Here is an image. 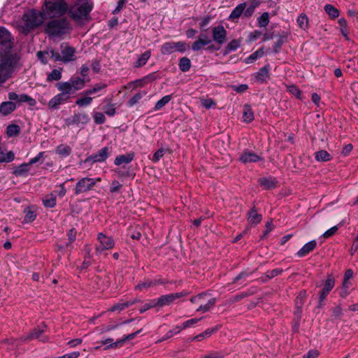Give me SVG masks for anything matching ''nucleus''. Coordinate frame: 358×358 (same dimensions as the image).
Instances as JSON below:
<instances>
[{
    "mask_svg": "<svg viewBox=\"0 0 358 358\" xmlns=\"http://www.w3.org/2000/svg\"><path fill=\"white\" fill-rule=\"evenodd\" d=\"M179 69L182 72L188 71L191 68V61L188 57H184L180 59L178 63Z\"/></svg>",
    "mask_w": 358,
    "mask_h": 358,
    "instance_id": "72a5a7b5",
    "label": "nucleus"
},
{
    "mask_svg": "<svg viewBox=\"0 0 358 358\" xmlns=\"http://www.w3.org/2000/svg\"><path fill=\"white\" fill-rule=\"evenodd\" d=\"M44 155H45V152H40L36 157L31 158L29 160V165H32L38 162L44 157Z\"/></svg>",
    "mask_w": 358,
    "mask_h": 358,
    "instance_id": "69168bd1",
    "label": "nucleus"
},
{
    "mask_svg": "<svg viewBox=\"0 0 358 358\" xmlns=\"http://www.w3.org/2000/svg\"><path fill=\"white\" fill-rule=\"evenodd\" d=\"M134 155L132 152L128 153L127 155H121L115 158L114 163L117 166L127 164L134 159Z\"/></svg>",
    "mask_w": 358,
    "mask_h": 358,
    "instance_id": "4be33fe9",
    "label": "nucleus"
},
{
    "mask_svg": "<svg viewBox=\"0 0 358 358\" xmlns=\"http://www.w3.org/2000/svg\"><path fill=\"white\" fill-rule=\"evenodd\" d=\"M213 39L219 45L223 44L227 38V31L223 26L220 25L212 29Z\"/></svg>",
    "mask_w": 358,
    "mask_h": 358,
    "instance_id": "a211bd4d",
    "label": "nucleus"
},
{
    "mask_svg": "<svg viewBox=\"0 0 358 358\" xmlns=\"http://www.w3.org/2000/svg\"><path fill=\"white\" fill-rule=\"evenodd\" d=\"M62 78V73L60 71L54 69L51 71V73L48 76V80L50 81L52 80H59Z\"/></svg>",
    "mask_w": 358,
    "mask_h": 358,
    "instance_id": "5fc2aeb1",
    "label": "nucleus"
},
{
    "mask_svg": "<svg viewBox=\"0 0 358 358\" xmlns=\"http://www.w3.org/2000/svg\"><path fill=\"white\" fill-rule=\"evenodd\" d=\"M15 158L14 153L11 151L8 152L7 153H3L2 152L1 148H0V163H8L13 161Z\"/></svg>",
    "mask_w": 358,
    "mask_h": 358,
    "instance_id": "4c0bfd02",
    "label": "nucleus"
},
{
    "mask_svg": "<svg viewBox=\"0 0 358 358\" xmlns=\"http://www.w3.org/2000/svg\"><path fill=\"white\" fill-rule=\"evenodd\" d=\"M254 120V113L249 106H245L243 114V120L246 123H250Z\"/></svg>",
    "mask_w": 358,
    "mask_h": 358,
    "instance_id": "473e14b6",
    "label": "nucleus"
},
{
    "mask_svg": "<svg viewBox=\"0 0 358 358\" xmlns=\"http://www.w3.org/2000/svg\"><path fill=\"white\" fill-rule=\"evenodd\" d=\"M16 108V104L13 101L2 102L0 105V113L3 115H8L14 111Z\"/></svg>",
    "mask_w": 358,
    "mask_h": 358,
    "instance_id": "412c9836",
    "label": "nucleus"
},
{
    "mask_svg": "<svg viewBox=\"0 0 358 358\" xmlns=\"http://www.w3.org/2000/svg\"><path fill=\"white\" fill-rule=\"evenodd\" d=\"M258 26L266 27L269 23V16L268 13H264L257 20Z\"/></svg>",
    "mask_w": 358,
    "mask_h": 358,
    "instance_id": "de8ad7c7",
    "label": "nucleus"
},
{
    "mask_svg": "<svg viewBox=\"0 0 358 358\" xmlns=\"http://www.w3.org/2000/svg\"><path fill=\"white\" fill-rule=\"evenodd\" d=\"M46 329V325L44 323H42L41 324L38 325L37 327H36L32 332H31L27 337L25 338L26 340L28 339H38L39 341L45 343L48 341V337L43 335V333L45 332Z\"/></svg>",
    "mask_w": 358,
    "mask_h": 358,
    "instance_id": "dca6fc26",
    "label": "nucleus"
},
{
    "mask_svg": "<svg viewBox=\"0 0 358 358\" xmlns=\"http://www.w3.org/2000/svg\"><path fill=\"white\" fill-rule=\"evenodd\" d=\"M263 55H264V51L262 49L258 50L255 51V52H253L252 54H251L248 58H246L245 62L247 64L252 63L253 62L257 60L258 58L262 57L263 56Z\"/></svg>",
    "mask_w": 358,
    "mask_h": 358,
    "instance_id": "37998d69",
    "label": "nucleus"
},
{
    "mask_svg": "<svg viewBox=\"0 0 358 358\" xmlns=\"http://www.w3.org/2000/svg\"><path fill=\"white\" fill-rule=\"evenodd\" d=\"M73 30L71 20L66 17L54 19L46 23L45 31L52 37H62L70 34Z\"/></svg>",
    "mask_w": 358,
    "mask_h": 358,
    "instance_id": "f03ea898",
    "label": "nucleus"
},
{
    "mask_svg": "<svg viewBox=\"0 0 358 358\" xmlns=\"http://www.w3.org/2000/svg\"><path fill=\"white\" fill-rule=\"evenodd\" d=\"M245 6H247L245 3H242L236 6L233 10L231 11L229 19L236 20L240 17V16L243 14L244 10L245 9Z\"/></svg>",
    "mask_w": 358,
    "mask_h": 358,
    "instance_id": "b1692460",
    "label": "nucleus"
},
{
    "mask_svg": "<svg viewBox=\"0 0 358 358\" xmlns=\"http://www.w3.org/2000/svg\"><path fill=\"white\" fill-rule=\"evenodd\" d=\"M106 87V85L103 83H99L95 85L92 88L89 89L85 92V95H91L94 93L99 92L100 90Z\"/></svg>",
    "mask_w": 358,
    "mask_h": 358,
    "instance_id": "8fccbe9b",
    "label": "nucleus"
},
{
    "mask_svg": "<svg viewBox=\"0 0 358 358\" xmlns=\"http://www.w3.org/2000/svg\"><path fill=\"white\" fill-rule=\"evenodd\" d=\"M50 54L51 57L55 61H62L66 63L76 59L75 49L66 43L61 45V54L54 50H50Z\"/></svg>",
    "mask_w": 358,
    "mask_h": 358,
    "instance_id": "6e6552de",
    "label": "nucleus"
},
{
    "mask_svg": "<svg viewBox=\"0 0 358 358\" xmlns=\"http://www.w3.org/2000/svg\"><path fill=\"white\" fill-rule=\"evenodd\" d=\"M315 158L317 162H328L331 160V155L327 151L321 150L315 153Z\"/></svg>",
    "mask_w": 358,
    "mask_h": 358,
    "instance_id": "2f4dec72",
    "label": "nucleus"
},
{
    "mask_svg": "<svg viewBox=\"0 0 358 358\" xmlns=\"http://www.w3.org/2000/svg\"><path fill=\"white\" fill-rule=\"evenodd\" d=\"M24 221L25 222H31L36 217V213L29 208L24 210Z\"/></svg>",
    "mask_w": 358,
    "mask_h": 358,
    "instance_id": "a18cd8bd",
    "label": "nucleus"
},
{
    "mask_svg": "<svg viewBox=\"0 0 358 358\" xmlns=\"http://www.w3.org/2000/svg\"><path fill=\"white\" fill-rule=\"evenodd\" d=\"M248 220L250 224L256 225L261 222L262 215L256 210L252 209L248 214Z\"/></svg>",
    "mask_w": 358,
    "mask_h": 358,
    "instance_id": "c756f323",
    "label": "nucleus"
},
{
    "mask_svg": "<svg viewBox=\"0 0 358 358\" xmlns=\"http://www.w3.org/2000/svg\"><path fill=\"white\" fill-rule=\"evenodd\" d=\"M269 78V66H265L261 68L256 74V79L261 82H265Z\"/></svg>",
    "mask_w": 358,
    "mask_h": 358,
    "instance_id": "a878e982",
    "label": "nucleus"
},
{
    "mask_svg": "<svg viewBox=\"0 0 358 358\" xmlns=\"http://www.w3.org/2000/svg\"><path fill=\"white\" fill-rule=\"evenodd\" d=\"M87 95L85 97L79 98L76 101V104L80 107L90 106L92 102V98Z\"/></svg>",
    "mask_w": 358,
    "mask_h": 358,
    "instance_id": "c03bdc74",
    "label": "nucleus"
},
{
    "mask_svg": "<svg viewBox=\"0 0 358 358\" xmlns=\"http://www.w3.org/2000/svg\"><path fill=\"white\" fill-rule=\"evenodd\" d=\"M94 120L96 124H101L105 122L106 117L103 113L96 112L93 114Z\"/></svg>",
    "mask_w": 358,
    "mask_h": 358,
    "instance_id": "4d7b16f0",
    "label": "nucleus"
},
{
    "mask_svg": "<svg viewBox=\"0 0 358 358\" xmlns=\"http://www.w3.org/2000/svg\"><path fill=\"white\" fill-rule=\"evenodd\" d=\"M37 57H38V59L43 64H46L47 62H48L47 61V57H51L50 50V51H46V52H38Z\"/></svg>",
    "mask_w": 358,
    "mask_h": 358,
    "instance_id": "052dcab7",
    "label": "nucleus"
},
{
    "mask_svg": "<svg viewBox=\"0 0 358 358\" xmlns=\"http://www.w3.org/2000/svg\"><path fill=\"white\" fill-rule=\"evenodd\" d=\"M126 342L125 339L124 338V337L121 339H118L115 342H113V343H111V345H109L106 347H105V350H108L110 348H117L119 347H121L122 346L124 343Z\"/></svg>",
    "mask_w": 358,
    "mask_h": 358,
    "instance_id": "680f3d73",
    "label": "nucleus"
},
{
    "mask_svg": "<svg viewBox=\"0 0 358 358\" xmlns=\"http://www.w3.org/2000/svg\"><path fill=\"white\" fill-rule=\"evenodd\" d=\"M165 152H166V150L164 148H160V149L157 150L154 153L151 160L155 163L159 162L162 159V157L164 156Z\"/></svg>",
    "mask_w": 358,
    "mask_h": 358,
    "instance_id": "13d9d810",
    "label": "nucleus"
},
{
    "mask_svg": "<svg viewBox=\"0 0 358 358\" xmlns=\"http://www.w3.org/2000/svg\"><path fill=\"white\" fill-rule=\"evenodd\" d=\"M57 88L60 92L55 96H53L48 102V107L50 109H57L62 104L66 103L71 98V93L69 92L70 87L69 84L58 83Z\"/></svg>",
    "mask_w": 358,
    "mask_h": 358,
    "instance_id": "423d86ee",
    "label": "nucleus"
},
{
    "mask_svg": "<svg viewBox=\"0 0 358 358\" xmlns=\"http://www.w3.org/2000/svg\"><path fill=\"white\" fill-rule=\"evenodd\" d=\"M60 83L69 84L70 87L69 92L74 94L76 91L82 90L85 86L87 80L84 78L72 76L69 81Z\"/></svg>",
    "mask_w": 358,
    "mask_h": 358,
    "instance_id": "4468645a",
    "label": "nucleus"
},
{
    "mask_svg": "<svg viewBox=\"0 0 358 358\" xmlns=\"http://www.w3.org/2000/svg\"><path fill=\"white\" fill-rule=\"evenodd\" d=\"M122 185L117 180H113L110 185V192L111 193H119Z\"/></svg>",
    "mask_w": 358,
    "mask_h": 358,
    "instance_id": "864d4df0",
    "label": "nucleus"
},
{
    "mask_svg": "<svg viewBox=\"0 0 358 358\" xmlns=\"http://www.w3.org/2000/svg\"><path fill=\"white\" fill-rule=\"evenodd\" d=\"M104 113L108 116H113L115 114L116 110L115 106L111 103H108L103 108Z\"/></svg>",
    "mask_w": 358,
    "mask_h": 358,
    "instance_id": "bf43d9fd",
    "label": "nucleus"
},
{
    "mask_svg": "<svg viewBox=\"0 0 358 358\" xmlns=\"http://www.w3.org/2000/svg\"><path fill=\"white\" fill-rule=\"evenodd\" d=\"M324 10L331 18H336L339 15L338 10L331 4H327Z\"/></svg>",
    "mask_w": 358,
    "mask_h": 358,
    "instance_id": "a19ab883",
    "label": "nucleus"
},
{
    "mask_svg": "<svg viewBox=\"0 0 358 358\" xmlns=\"http://www.w3.org/2000/svg\"><path fill=\"white\" fill-rule=\"evenodd\" d=\"M137 301H138L136 299V300H134V301H124V302L117 303L115 304L114 306H113L111 308H110L108 309V311H110V312H115V311L120 312V311L124 310L126 308H127V307L134 304Z\"/></svg>",
    "mask_w": 358,
    "mask_h": 358,
    "instance_id": "5701e85b",
    "label": "nucleus"
},
{
    "mask_svg": "<svg viewBox=\"0 0 358 358\" xmlns=\"http://www.w3.org/2000/svg\"><path fill=\"white\" fill-rule=\"evenodd\" d=\"M189 45L183 41L175 42V50L180 53H184L187 50H189Z\"/></svg>",
    "mask_w": 358,
    "mask_h": 358,
    "instance_id": "79ce46f5",
    "label": "nucleus"
},
{
    "mask_svg": "<svg viewBox=\"0 0 358 358\" xmlns=\"http://www.w3.org/2000/svg\"><path fill=\"white\" fill-rule=\"evenodd\" d=\"M200 320H201V318H192V319L188 320L182 323V328H183V329L189 328V327L193 326L194 324H196L199 321H200Z\"/></svg>",
    "mask_w": 358,
    "mask_h": 358,
    "instance_id": "e2e57ef3",
    "label": "nucleus"
},
{
    "mask_svg": "<svg viewBox=\"0 0 358 358\" xmlns=\"http://www.w3.org/2000/svg\"><path fill=\"white\" fill-rule=\"evenodd\" d=\"M29 164H22L20 165L15 171V173L17 176H22L24 173L28 172L29 171Z\"/></svg>",
    "mask_w": 358,
    "mask_h": 358,
    "instance_id": "603ef678",
    "label": "nucleus"
},
{
    "mask_svg": "<svg viewBox=\"0 0 358 358\" xmlns=\"http://www.w3.org/2000/svg\"><path fill=\"white\" fill-rule=\"evenodd\" d=\"M151 52L148 50L141 55L136 62L134 63V66L135 68L142 67L147 63L148 60L150 58Z\"/></svg>",
    "mask_w": 358,
    "mask_h": 358,
    "instance_id": "393cba45",
    "label": "nucleus"
},
{
    "mask_svg": "<svg viewBox=\"0 0 358 358\" xmlns=\"http://www.w3.org/2000/svg\"><path fill=\"white\" fill-rule=\"evenodd\" d=\"M261 36H262V32L258 30H255L253 32L250 34L248 38H249L250 41L252 42V41H255Z\"/></svg>",
    "mask_w": 358,
    "mask_h": 358,
    "instance_id": "338daca9",
    "label": "nucleus"
},
{
    "mask_svg": "<svg viewBox=\"0 0 358 358\" xmlns=\"http://www.w3.org/2000/svg\"><path fill=\"white\" fill-rule=\"evenodd\" d=\"M259 182L266 189L273 188L275 185V180L271 177L259 178Z\"/></svg>",
    "mask_w": 358,
    "mask_h": 358,
    "instance_id": "f704fd0d",
    "label": "nucleus"
},
{
    "mask_svg": "<svg viewBox=\"0 0 358 358\" xmlns=\"http://www.w3.org/2000/svg\"><path fill=\"white\" fill-rule=\"evenodd\" d=\"M241 45V41L237 39H234L230 41L224 50V54L228 55L229 53L236 51Z\"/></svg>",
    "mask_w": 358,
    "mask_h": 358,
    "instance_id": "7c9ffc66",
    "label": "nucleus"
},
{
    "mask_svg": "<svg viewBox=\"0 0 358 358\" xmlns=\"http://www.w3.org/2000/svg\"><path fill=\"white\" fill-rule=\"evenodd\" d=\"M212 43V40L206 34H200L196 40L192 43V49L194 52H198L203 49L206 50H218L215 48Z\"/></svg>",
    "mask_w": 358,
    "mask_h": 358,
    "instance_id": "9b49d317",
    "label": "nucleus"
},
{
    "mask_svg": "<svg viewBox=\"0 0 358 358\" xmlns=\"http://www.w3.org/2000/svg\"><path fill=\"white\" fill-rule=\"evenodd\" d=\"M351 285L352 283L350 282V280L343 279V286L340 294L342 297L345 298L349 294L348 289L351 287Z\"/></svg>",
    "mask_w": 358,
    "mask_h": 358,
    "instance_id": "49530a36",
    "label": "nucleus"
},
{
    "mask_svg": "<svg viewBox=\"0 0 358 358\" xmlns=\"http://www.w3.org/2000/svg\"><path fill=\"white\" fill-rule=\"evenodd\" d=\"M335 278L332 275H329L322 285V289L319 292L318 307L322 308L324 306V301L330 292L335 286Z\"/></svg>",
    "mask_w": 358,
    "mask_h": 358,
    "instance_id": "1a4fd4ad",
    "label": "nucleus"
},
{
    "mask_svg": "<svg viewBox=\"0 0 358 358\" xmlns=\"http://www.w3.org/2000/svg\"><path fill=\"white\" fill-rule=\"evenodd\" d=\"M71 152V149L69 145H60L56 148V153L59 155L66 157Z\"/></svg>",
    "mask_w": 358,
    "mask_h": 358,
    "instance_id": "e433bc0d",
    "label": "nucleus"
},
{
    "mask_svg": "<svg viewBox=\"0 0 358 358\" xmlns=\"http://www.w3.org/2000/svg\"><path fill=\"white\" fill-rule=\"evenodd\" d=\"M319 355V352L316 350H311L308 352L307 354H306L303 356V358H316Z\"/></svg>",
    "mask_w": 358,
    "mask_h": 358,
    "instance_id": "774afa93",
    "label": "nucleus"
},
{
    "mask_svg": "<svg viewBox=\"0 0 358 358\" xmlns=\"http://www.w3.org/2000/svg\"><path fill=\"white\" fill-rule=\"evenodd\" d=\"M146 94L145 91H141L135 95H134L128 101V106L129 107L134 106L135 104L139 102V101Z\"/></svg>",
    "mask_w": 358,
    "mask_h": 358,
    "instance_id": "ea45409f",
    "label": "nucleus"
},
{
    "mask_svg": "<svg viewBox=\"0 0 358 358\" xmlns=\"http://www.w3.org/2000/svg\"><path fill=\"white\" fill-rule=\"evenodd\" d=\"M191 302L199 305L196 311L206 313L214 307L216 299L206 293H202L193 296Z\"/></svg>",
    "mask_w": 358,
    "mask_h": 358,
    "instance_id": "0eeeda50",
    "label": "nucleus"
},
{
    "mask_svg": "<svg viewBox=\"0 0 358 358\" xmlns=\"http://www.w3.org/2000/svg\"><path fill=\"white\" fill-rule=\"evenodd\" d=\"M262 159L259 155L248 150H244L239 157V160L244 164L257 162Z\"/></svg>",
    "mask_w": 358,
    "mask_h": 358,
    "instance_id": "6ab92c4d",
    "label": "nucleus"
},
{
    "mask_svg": "<svg viewBox=\"0 0 358 358\" xmlns=\"http://www.w3.org/2000/svg\"><path fill=\"white\" fill-rule=\"evenodd\" d=\"M20 132V127L16 124H10L6 128V134L8 136H15Z\"/></svg>",
    "mask_w": 358,
    "mask_h": 358,
    "instance_id": "09e8293b",
    "label": "nucleus"
},
{
    "mask_svg": "<svg viewBox=\"0 0 358 358\" xmlns=\"http://www.w3.org/2000/svg\"><path fill=\"white\" fill-rule=\"evenodd\" d=\"M57 196L54 193L46 195L43 199V203L46 208H53L56 205Z\"/></svg>",
    "mask_w": 358,
    "mask_h": 358,
    "instance_id": "bb28decb",
    "label": "nucleus"
},
{
    "mask_svg": "<svg viewBox=\"0 0 358 358\" xmlns=\"http://www.w3.org/2000/svg\"><path fill=\"white\" fill-rule=\"evenodd\" d=\"M343 315V308L341 305H337L332 308L331 317L334 319H339Z\"/></svg>",
    "mask_w": 358,
    "mask_h": 358,
    "instance_id": "6e6d98bb",
    "label": "nucleus"
},
{
    "mask_svg": "<svg viewBox=\"0 0 358 358\" xmlns=\"http://www.w3.org/2000/svg\"><path fill=\"white\" fill-rule=\"evenodd\" d=\"M288 91L296 97L301 99V92L299 89L295 85H290L288 87Z\"/></svg>",
    "mask_w": 358,
    "mask_h": 358,
    "instance_id": "0e129e2a",
    "label": "nucleus"
},
{
    "mask_svg": "<svg viewBox=\"0 0 358 358\" xmlns=\"http://www.w3.org/2000/svg\"><path fill=\"white\" fill-rule=\"evenodd\" d=\"M162 55H171L176 52L175 50V42L169 41L162 45L160 49Z\"/></svg>",
    "mask_w": 358,
    "mask_h": 358,
    "instance_id": "c85d7f7f",
    "label": "nucleus"
},
{
    "mask_svg": "<svg viewBox=\"0 0 358 358\" xmlns=\"http://www.w3.org/2000/svg\"><path fill=\"white\" fill-rule=\"evenodd\" d=\"M216 331V329L215 328H213V329H207L206 331H204L203 332H202L201 334L196 336L194 338V340H196V341H202L203 338H207V337H209L213 332H215Z\"/></svg>",
    "mask_w": 358,
    "mask_h": 358,
    "instance_id": "3c124183",
    "label": "nucleus"
},
{
    "mask_svg": "<svg viewBox=\"0 0 358 358\" xmlns=\"http://www.w3.org/2000/svg\"><path fill=\"white\" fill-rule=\"evenodd\" d=\"M109 156V149L108 147L101 148L97 153L92 155L86 158L85 162H103Z\"/></svg>",
    "mask_w": 358,
    "mask_h": 358,
    "instance_id": "f3484780",
    "label": "nucleus"
},
{
    "mask_svg": "<svg viewBox=\"0 0 358 358\" xmlns=\"http://www.w3.org/2000/svg\"><path fill=\"white\" fill-rule=\"evenodd\" d=\"M317 246V242L315 240H312L308 243H306L296 253V255L299 257H303L313 251Z\"/></svg>",
    "mask_w": 358,
    "mask_h": 358,
    "instance_id": "aec40b11",
    "label": "nucleus"
},
{
    "mask_svg": "<svg viewBox=\"0 0 358 358\" xmlns=\"http://www.w3.org/2000/svg\"><path fill=\"white\" fill-rule=\"evenodd\" d=\"M187 293L185 292L172 293L169 294H164L158 298L159 307H163L165 306H169L176 299H180L182 296H186Z\"/></svg>",
    "mask_w": 358,
    "mask_h": 358,
    "instance_id": "ddd939ff",
    "label": "nucleus"
},
{
    "mask_svg": "<svg viewBox=\"0 0 358 358\" xmlns=\"http://www.w3.org/2000/svg\"><path fill=\"white\" fill-rule=\"evenodd\" d=\"M90 121V117L87 115L85 113H78L75 114L72 117V124H87Z\"/></svg>",
    "mask_w": 358,
    "mask_h": 358,
    "instance_id": "cd10ccee",
    "label": "nucleus"
},
{
    "mask_svg": "<svg viewBox=\"0 0 358 358\" xmlns=\"http://www.w3.org/2000/svg\"><path fill=\"white\" fill-rule=\"evenodd\" d=\"M296 22L298 26L303 30L308 28V18L304 13H301L298 16Z\"/></svg>",
    "mask_w": 358,
    "mask_h": 358,
    "instance_id": "c9c22d12",
    "label": "nucleus"
},
{
    "mask_svg": "<svg viewBox=\"0 0 358 358\" xmlns=\"http://www.w3.org/2000/svg\"><path fill=\"white\" fill-rule=\"evenodd\" d=\"M101 178H83L78 181L75 187L76 194H80L93 189L96 182H100Z\"/></svg>",
    "mask_w": 358,
    "mask_h": 358,
    "instance_id": "9d476101",
    "label": "nucleus"
},
{
    "mask_svg": "<svg viewBox=\"0 0 358 358\" xmlns=\"http://www.w3.org/2000/svg\"><path fill=\"white\" fill-rule=\"evenodd\" d=\"M43 20V15L41 12L29 10L15 22V25L19 31L27 34L40 25Z\"/></svg>",
    "mask_w": 358,
    "mask_h": 358,
    "instance_id": "7ed1b4c3",
    "label": "nucleus"
},
{
    "mask_svg": "<svg viewBox=\"0 0 358 358\" xmlns=\"http://www.w3.org/2000/svg\"><path fill=\"white\" fill-rule=\"evenodd\" d=\"M8 97L9 100L15 101L19 104L27 102L30 106H34L36 103L34 99L26 94H17L15 92H9L8 94Z\"/></svg>",
    "mask_w": 358,
    "mask_h": 358,
    "instance_id": "2eb2a0df",
    "label": "nucleus"
},
{
    "mask_svg": "<svg viewBox=\"0 0 358 358\" xmlns=\"http://www.w3.org/2000/svg\"><path fill=\"white\" fill-rule=\"evenodd\" d=\"M172 99V95H166L164 96L161 99H159L155 106V110H159L162 108L166 104L169 103V101Z\"/></svg>",
    "mask_w": 358,
    "mask_h": 358,
    "instance_id": "58836bf2",
    "label": "nucleus"
},
{
    "mask_svg": "<svg viewBox=\"0 0 358 358\" xmlns=\"http://www.w3.org/2000/svg\"><path fill=\"white\" fill-rule=\"evenodd\" d=\"M98 243L96 246V251L99 253L103 252L106 250H110L115 245V242L113 239L107 236L103 233H99L97 235Z\"/></svg>",
    "mask_w": 358,
    "mask_h": 358,
    "instance_id": "f8f14e48",
    "label": "nucleus"
},
{
    "mask_svg": "<svg viewBox=\"0 0 358 358\" xmlns=\"http://www.w3.org/2000/svg\"><path fill=\"white\" fill-rule=\"evenodd\" d=\"M92 8V5L88 0H78L77 2L70 8L69 14L74 21L81 24L83 20L87 18Z\"/></svg>",
    "mask_w": 358,
    "mask_h": 358,
    "instance_id": "20e7f679",
    "label": "nucleus"
},
{
    "mask_svg": "<svg viewBox=\"0 0 358 358\" xmlns=\"http://www.w3.org/2000/svg\"><path fill=\"white\" fill-rule=\"evenodd\" d=\"M13 41L10 33L0 27V45L5 48L0 50V85L11 76L18 64V55L11 51Z\"/></svg>",
    "mask_w": 358,
    "mask_h": 358,
    "instance_id": "f257e3e1",
    "label": "nucleus"
},
{
    "mask_svg": "<svg viewBox=\"0 0 358 358\" xmlns=\"http://www.w3.org/2000/svg\"><path fill=\"white\" fill-rule=\"evenodd\" d=\"M67 9V4L64 0H45L44 2V15L50 18L63 15Z\"/></svg>",
    "mask_w": 358,
    "mask_h": 358,
    "instance_id": "39448f33",
    "label": "nucleus"
}]
</instances>
